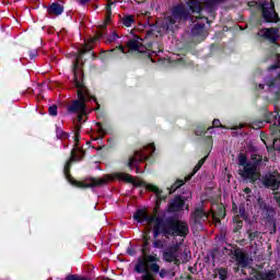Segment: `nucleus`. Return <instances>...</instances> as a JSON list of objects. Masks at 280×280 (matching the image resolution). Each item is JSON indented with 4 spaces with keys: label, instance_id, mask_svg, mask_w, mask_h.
Listing matches in <instances>:
<instances>
[{
    "label": "nucleus",
    "instance_id": "obj_34",
    "mask_svg": "<svg viewBox=\"0 0 280 280\" xmlns=\"http://www.w3.org/2000/svg\"><path fill=\"white\" fill-rule=\"evenodd\" d=\"M84 115H86V114H79V116H78V121H79V124H84Z\"/></svg>",
    "mask_w": 280,
    "mask_h": 280
},
{
    "label": "nucleus",
    "instance_id": "obj_27",
    "mask_svg": "<svg viewBox=\"0 0 280 280\" xmlns=\"http://www.w3.org/2000/svg\"><path fill=\"white\" fill-rule=\"evenodd\" d=\"M48 113L49 115H51L52 117H56V115H58V106L57 105H52L48 108Z\"/></svg>",
    "mask_w": 280,
    "mask_h": 280
},
{
    "label": "nucleus",
    "instance_id": "obj_31",
    "mask_svg": "<svg viewBox=\"0 0 280 280\" xmlns=\"http://www.w3.org/2000/svg\"><path fill=\"white\" fill-rule=\"evenodd\" d=\"M242 226H244V222L237 221L236 225L234 228V231L237 233V231H240V229H242Z\"/></svg>",
    "mask_w": 280,
    "mask_h": 280
},
{
    "label": "nucleus",
    "instance_id": "obj_30",
    "mask_svg": "<svg viewBox=\"0 0 280 280\" xmlns=\"http://www.w3.org/2000/svg\"><path fill=\"white\" fill-rule=\"evenodd\" d=\"M118 35L117 33H113L112 36L107 37L108 43H113V40H117Z\"/></svg>",
    "mask_w": 280,
    "mask_h": 280
},
{
    "label": "nucleus",
    "instance_id": "obj_40",
    "mask_svg": "<svg viewBox=\"0 0 280 280\" xmlns=\"http://www.w3.org/2000/svg\"><path fill=\"white\" fill-rule=\"evenodd\" d=\"M212 1H214V3H222V1L224 0H212Z\"/></svg>",
    "mask_w": 280,
    "mask_h": 280
},
{
    "label": "nucleus",
    "instance_id": "obj_14",
    "mask_svg": "<svg viewBox=\"0 0 280 280\" xmlns=\"http://www.w3.org/2000/svg\"><path fill=\"white\" fill-rule=\"evenodd\" d=\"M47 12L52 16H60V14L65 12V7H62L58 2H54L51 5L48 7Z\"/></svg>",
    "mask_w": 280,
    "mask_h": 280
},
{
    "label": "nucleus",
    "instance_id": "obj_49",
    "mask_svg": "<svg viewBox=\"0 0 280 280\" xmlns=\"http://www.w3.org/2000/svg\"><path fill=\"white\" fill-rule=\"evenodd\" d=\"M137 172H139V167H136Z\"/></svg>",
    "mask_w": 280,
    "mask_h": 280
},
{
    "label": "nucleus",
    "instance_id": "obj_11",
    "mask_svg": "<svg viewBox=\"0 0 280 280\" xmlns=\"http://www.w3.org/2000/svg\"><path fill=\"white\" fill-rule=\"evenodd\" d=\"M264 184L266 187H270L275 190H277L280 187V174L279 172L275 171L270 173L269 175H266Z\"/></svg>",
    "mask_w": 280,
    "mask_h": 280
},
{
    "label": "nucleus",
    "instance_id": "obj_28",
    "mask_svg": "<svg viewBox=\"0 0 280 280\" xmlns=\"http://www.w3.org/2000/svg\"><path fill=\"white\" fill-rule=\"evenodd\" d=\"M249 235V240L250 242H253L254 240H257V237H259V232H248Z\"/></svg>",
    "mask_w": 280,
    "mask_h": 280
},
{
    "label": "nucleus",
    "instance_id": "obj_9",
    "mask_svg": "<svg viewBox=\"0 0 280 280\" xmlns=\"http://www.w3.org/2000/svg\"><path fill=\"white\" fill-rule=\"evenodd\" d=\"M262 19L266 23H279V14L275 11L273 2H265L262 4Z\"/></svg>",
    "mask_w": 280,
    "mask_h": 280
},
{
    "label": "nucleus",
    "instance_id": "obj_42",
    "mask_svg": "<svg viewBox=\"0 0 280 280\" xmlns=\"http://www.w3.org/2000/svg\"><path fill=\"white\" fill-rule=\"evenodd\" d=\"M79 137H80V136L77 133V135H75V142H77V143H78V141H79Z\"/></svg>",
    "mask_w": 280,
    "mask_h": 280
},
{
    "label": "nucleus",
    "instance_id": "obj_50",
    "mask_svg": "<svg viewBox=\"0 0 280 280\" xmlns=\"http://www.w3.org/2000/svg\"><path fill=\"white\" fill-rule=\"evenodd\" d=\"M97 126H101V124H100V122H97Z\"/></svg>",
    "mask_w": 280,
    "mask_h": 280
},
{
    "label": "nucleus",
    "instance_id": "obj_19",
    "mask_svg": "<svg viewBox=\"0 0 280 280\" xmlns=\"http://www.w3.org/2000/svg\"><path fill=\"white\" fill-rule=\"evenodd\" d=\"M191 34L192 36H205V34H207L205 31V23L195 25Z\"/></svg>",
    "mask_w": 280,
    "mask_h": 280
},
{
    "label": "nucleus",
    "instance_id": "obj_37",
    "mask_svg": "<svg viewBox=\"0 0 280 280\" xmlns=\"http://www.w3.org/2000/svg\"><path fill=\"white\" fill-rule=\"evenodd\" d=\"M113 0H107V7H109L110 8V5H113Z\"/></svg>",
    "mask_w": 280,
    "mask_h": 280
},
{
    "label": "nucleus",
    "instance_id": "obj_33",
    "mask_svg": "<svg viewBox=\"0 0 280 280\" xmlns=\"http://www.w3.org/2000/svg\"><path fill=\"white\" fill-rule=\"evenodd\" d=\"M153 246H154L155 248H163V243L158 240V241H155V242L153 243Z\"/></svg>",
    "mask_w": 280,
    "mask_h": 280
},
{
    "label": "nucleus",
    "instance_id": "obj_35",
    "mask_svg": "<svg viewBox=\"0 0 280 280\" xmlns=\"http://www.w3.org/2000/svg\"><path fill=\"white\" fill-rule=\"evenodd\" d=\"M79 1V3H81L82 5H84V3H89V1H91V0H78Z\"/></svg>",
    "mask_w": 280,
    "mask_h": 280
},
{
    "label": "nucleus",
    "instance_id": "obj_32",
    "mask_svg": "<svg viewBox=\"0 0 280 280\" xmlns=\"http://www.w3.org/2000/svg\"><path fill=\"white\" fill-rule=\"evenodd\" d=\"M212 126H213L214 128H220V127H222V124L220 122V119H214V120L212 121Z\"/></svg>",
    "mask_w": 280,
    "mask_h": 280
},
{
    "label": "nucleus",
    "instance_id": "obj_46",
    "mask_svg": "<svg viewBox=\"0 0 280 280\" xmlns=\"http://www.w3.org/2000/svg\"><path fill=\"white\" fill-rule=\"evenodd\" d=\"M271 69H277V66H272Z\"/></svg>",
    "mask_w": 280,
    "mask_h": 280
},
{
    "label": "nucleus",
    "instance_id": "obj_43",
    "mask_svg": "<svg viewBox=\"0 0 280 280\" xmlns=\"http://www.w3.org/2000/svg\"><path fill=\"white\" fill-rule=\"evenodd\" d=\"M125 48L122 47V46H120V51H122V54L125 52V50H124Z\"/></svg>",
    "mask_w": 280,
    "mask_h": 280
},
{
    "label": "nucleus",
    "instance_id": "obj_18",
    "mask_svg": "<svg viewBox=\"0 0 280 280\" xmlns=\"http://www.w3.org/2000/svg\"><path fill=\"white\" fill-rule=\"evenodd\" d=\"M128 48L132 51H139L140 54H143L145 51V48L143 47V44L137 39H131L128 42Z\"/></svg>",
    "mask_w": 280,
    "mask_h": 280
},
{
    "label": "nucleus",
    "instance_id": "obj_44",
    "mask_svg": "<svg viewBox=\"0 0 280 280\" xmlns=\"http://www.w3.org/2000/svg\"><path fill=\"white\" fill-rule=\"evenodd\" d=\"M160 202H161V200L158 199L156 200V207H159Z\"/></svg>",
    "mask_w": 280,
    "mask_h": 280
},
{
    "label": "nucleus",
    "instance_id": "obj_1",
    "mask_svg": "<svg viewBox=\"0 0 280 280\" xmlns=\"http://www.w3.org/2000/svg\"><path fill=\"white\" fill-rule=\"evenodd\" d=\"M73 161H75V158L72 154L65 166V175L68 178V180L72 183V185L81 187L82 189H86V187H103V185H107L109 180H115V178H117L118 180H122V183L133 185V187H141V185H143V182L139 179V177H132V175L128 173H116L114 175H105L104 177L98 179L92 178L90 179V183L71 180L69 170H71V163H73Z\"/></svg>",
    "mask_w": 280,
    "mask_h": 280
},
{
    "label": "nucleus",
    "instance_id": "obj_3",
    "mask_svg": "<svg viewBox=\"0 0 280 280\" xmlns=\"http://www.w3.org/2000/svg\"><path fill=\"white\" fill-rule=\"evenodd\" d=\"M160 233L167 238L176 235L179 237H186L189 233V225H187V222L178 219H168L163 224L161 223Z\"/></svg>",
    "mask_w": 280,
    "mask_h": 280
},
{
    "label": "nucleus",
    "instance_id": "obj_20",
    "mask_svg": "<svg viewBox=\"0 0 280 280\" xmlns=\"http://www.w3.org/2000/svg\"><path fill=\"white\" fill-rule=\"evenodd\" d=\"M205 161H207V156L201 159L198 164L194 167L192 172L186 176V180H191V177L196 175V173L205 165Z\"/></svg>",
    "mask_w": 280,
    "mask_h": 280
},
{
    "label": "nucleus",
    "instance_id": "obj_36",
    "mask_svg": "<svg viewBox=\"0 0 280 280\" xmlns=\"http://www.w3.org/2000/svg\"><path fill=\"white\" fill-rule=\"evenodd\" d=\"M37 56V52L36 51H33L31 55H30V58H36Z\"/></svg>",
    "mask_w": 280,
    "mask_h": 280
},
{
    "label": "nucleus",
    "instance_id": "obj_16",
    "mask_svg": "<svg viewBox=\"0 0 280 280\" xmlns=\"http://www.w3.org/2000/svg\"><path fill=\"white\" fill-rule=\"evenodd\" d=\"M256 280H275L277 279V271L276 270H269L266 272H258L256 273Z\"/></svg>",
    "mask_w": 280,
    "mask_h": 280
},
{
    "label": "nucleus",
    "instance_id": "obj_38",
    "mask_svg": "<svg viewBox=\"0 0 280 280\" xmlns=\"http://www.w3.org/2000/svg\"><path fill=\"white\" fill-rule=\"evenodd\" d=\"M195 135H197L198 137L202 136V131H195Z\"/></svg>",
    "mask_w": 280,
    "mask_h": 280
},
{
    "label": "nucleus",
    "instance_id": "obj_26",
    "mask_svg": "<svg viewBox=\"0 0 280 280\" xmlns=\"http://www.w3.org/2000/svg\"><path fill=\"white\" fill-rule=\"evenodd\" d=\"M147 188L149 189V191H153L154 194H156V196H161V194H163V191H161L159 187L154 185H149L147 186Z\"/></svg>",
    "mask_w": 280,
    "mask_h": 280
},
{
    "label": "nucleus",
    "instance_id": "obj_6",
    "mask_svg": "<svg viewBox=\"0 0 280 280\" xmlns=\"http://www.w3.org/2000/svg\"><path fill=\"white\" fill-rule=\"evenodd\" d=\"M133 220L137 222H143L147 220L149 226H153V235L154 237H159L161 235V219L156 217H149L145 210H138L133 214Z\"/></svg>",
    "mask_w": 280,
    "mask_h": 280
},
{
    "label": "nucleus",
    "instance_id": "obj_2",
    "mask_svg": "<svg viewBox=\"0 0 280 280\" xmlns=\"http://www.w3.org/2000/svg\"><path fill=\"white\" fill-rule=\"evenodd\" d=\"M79 71H75L74 86H77L78 100L73 101L71 105L68 106L69 113H78L81 115H86V102H89V89L84 85V78L78 77Z\"/></svg>",
    "mask_w": 280,
    "mask_h": 280
},
{
    "label": "nucleus",
    "instance_id": "obj_4",
    "mask_svg": "<svg viewBox=\"0 0 280 280\" xmlns=\"http://www.w3.org/2000/svg\"><path fill=\"white\" fill-rule=\"evenodd\" d=\"M238 175L244 180H248L249 183H255L256 180H259V176L261 174L259 173V170L253 165V163H248V158H246L245 154H241L238 156Z\"/></svg>",
    "mask_w": 280,
    "mask_h": 280
},
{
    "label": "nucleus",
    "instance_id": "obj_29",
    "mask_svg": "<svg viewBox=\"0 0 280 280\" xmlns=\"http://www.w3.org/2000/svg\"><path fill=\"white\" fill-rule=\"evenodd\" d=\"M106 23H108V21H110V14H112V9L110 7H106Z\"/></svg>",
    "mask_w": 280,
    "mask_h": 280
},
{
    "label": "nucleus",
    "instance_id": "obj_45",
    "mask_svg": "<svg viewBox=\"0 0 280 280\" xmlns=\"http://www.w3.org/2000/svg\"><path fill=\"white\" fill-rule=\"evenodd\" d=\"M278 126H280V116L278 117Z\"/></svg>",
    "mask_w": 280,
    "mask_h": 280
},
{
    "label": "nucleus",
    "instance_id": "obj_41",
    "mask_svg": "<svg viewBox=\"0 0 280 280\" xmlns=\"http://www.w3.org/2000/svg\"><path fill=\"white\" fill-rule=\"evenodd\" d=\"M149 148L152 149V152H154V144H150Z\"/></svg>",
    "mask_w": 280,
    "mask_h": 280
},
{
    "label": "nucleus",
    "instance_id": "obj_10",
    "mask_svg": "<svg viewBox=\"0 0 280 280\" xmlns=\"http://www.w3.org/2000/svg\"><path fill=\"white\" fill-rule=\"evenodd\" d=\"M258 36H260V38H266V40H269L270 43H277V40H279V28H261L258 32Z\"/></svg>",
    "mask_w": 280,
    "mask_h": 280
},
{
    "label": "nucleus",
    "instance_id": "obj_48",
    "mask_svg": "<svg viewBox=\"0 0 280 280\" xmlns=\"http://www.w3.org/2000/svg\"><path fill=\"white\" fill-rule=\"evenodd\" d=\"M77 130H80V126H77Z\"/></svg>",
    "mask_w": 280,
    "mask_h": 280
},
{
    "label": "nucleus",
    "instance_id": "obj_47",
    "mask_svg": "<svg viewBox=\"0 0 280 280\" xmlns=\"http://www.w3.org/2000/svg\"><path fill=\"white\" fill-rule=\"evenodd\" d=\"M259 88H260V89H264V85L260 84Z\"/></svg>",
    "mask_w": 280,
    "mask_h": 280
},
{
    "label": "nucleus",
    "instance_id": "obj_39",
    "mask_svg": "<svg viewBox=\"0 0 280 280\" xmlns=\"http://www.w3.org/2000/svg\"><path fill=\"white\" fill-rule=\"evenodd\" d=\"M244 191H245V194H250V188L247 187L244 189Z\"/></svg>",
    "mask_w": 280,
    "mask_h": 280
},
{
    "label": "nucleus",
    "instance_id": "obj_7",
    "mask_svg": "<svg viewBox=\"0 0 280 280\" xmlns=\"http://www.w3.org/2000/svg\"><path fill=\"white\" fill-rule=\"evenodd\" d=\"M187 16H189V13H187L185 4L174 7L172 10V16H166L164 19L166 30H171L172 25H175V23H178V21H187Z\"/></svg>",
    "mask_w": 280,
    "mask_h": 280
},
{
    "label": "nucleus",
    "instance_id": "obj_22",
    "mask_svg": "<svg viewBox=\"0 0 280 280\" xmlns=\"http://www.w3.org/2000/svg\"><path fill=\"white\" fill-rule=\"evenodd\" d=\"M188 180L186 179H177L170 188V194H174V191H176L177 189H180V187H183V185H185Z\"/></svg>",
    "mask_w": 280,
    "mask_h": 280
},
{
    "label": "nucleus",
    "instance_id": "obj_12",
    "mask_svg": "<svg viewBox=\"0 0 280 280\" xmlns=\"http://www.w3.org/2000/svg\"><path fill=\"white\" fill-rule=\"evenodd\" d=\"M183 207H185V200H183L180 196H177L168 203V211L171 213H176V211H180Z\"/></svg>",
    "mask_w": 280,
    "mask_h": 280
},
{
    "label": "nucleus",
    "instance_id": "obj_21",
    "mask_svg": "<svg viewBox=\"0 0 280 280\" xmlns=\"http://www.w3.org/2000/svg\"><path fill=\"white\" fill-rule=\"evenodd\" d=\"M203 218H207V212L202 208H198L194 212V219L196 222H200Z\"/></svg>",
    "mask_w": 280,
    "mask_h": 280
},
{
    "label": "nucleus",
    "instance_id": "obj_23",
    "mask_svg": "<svg viewBox=\"0 0 280 280\" xmlns=\"http://www.w3.org/2000/svg\"><path fill=\"white\" fill-rule=\"evenodd\" d=\"M189 8L191 10V12H200V10H202V7L200 5V2L198 1H190L189 2Z\"/></svg>",
    "mask_w": 280,
    "mask_h": 280
},
{
    "label": "nucleus",
    "instance_id": "obj_13",
    "mask_svg": "<svg viewBox=\"0 0 280 280\" xmlns=\"http://www.w3.org/2000/svg\"><path fill=\"white\" fill-rule=\"evenodd\" d=\"M247 163H252V165L255 166L256 170H259V167L261 165H264V163H268V158H262L259 154H252L249 161H247Z\"/></svg>",
    "mask_w": 280,
    "mask_h": 280
},
{
    "label": "nucleus",
    "instance_id": "obj_15",
    "mask_svg": "<svg viewBox=\"0 0 280 280\" xmlns=\"http://www.w3.org/2000/svg\"><path fill=\"white\" fill-rule=\"evenodd\" d=\"M234 256L238 266H248V257H246V253L241 249H236L234 252Z\"/></svg>",
    "mask_w": 280,
    "mask_h": 280
},
{
    "label": "nucleus",
    "instance_id": "obj_17",
    "mask_svg": "<svg viewBox=\"0 0 280 280\" xmlns=\"http://www.w3.org/2000/svg\"><path fill=\"white\" fill-rule=\"evenodd\" d=\"M143 159H145V156L143 155V151H136L135 154L131 158H129L128 167L132 170L135 163H141Z\"/></svg>",
    "mask_w": 280,
    "mask_h": 280
},
{
    "label": "nucleus",
    "instance_id": "obj_25",
    "mask_svg": "<svg viewBox=\"0 0 280 280\" xmlns=\"http://www.w3.org/2000/svg\"><path fill=\"white\" fill-rule=\"evenodd\" d=\"M219 279L226 280V276L229 275V271L226 269L221 268L218 270Z\"/></svg>",
    "mask_w": 280,
    "mask_h": 280
},
{
    "label": "nucleus",
    "instance_id": "obj_8",
    "mask_svg": "<svg viewBox=\"0 0 280 280\" xmlns=\"http://www.w3.org/2000/svg\"><path fill=\"white\" fill-rule=\"evenodd\" d=\"M183 255V249L180 248V244L176 243L171 245L164 253L163 259L168 264H175V266H180V257Z\"/></svg>",
    "mask_w": 280,
    "mask_h": 280
},
{
    "label": "nucleus",
    "instance_id": "obj_24",
    "mask_svg": "<svg viewBox=\"0 0 280 280\" xmlns=\"http://www.w3.org/2000/svg\"><path fill=\"white\" fill-rule=\"evenodd\" d=\"M132 23H135V15H127L122 18V24L126 27H130V25H132Z\"/></svg>",
    "mask_w": 280,
    "mask_h": 280
},
{
    "label": "nucleus",
    "instance_id": "obj_5",
    "mask_svg": "<svg viewBox=\"0 0 280 280\" xmlns=\"http://www.w3.org/2000/svg\"><path fill=\"white\" fill-rule=\"evenodd\" d=\"M104 30H106V24H103L100 27V30L96 32V36L93 39H91V43H95L97 38H104V35H105ZM91 43L86 44L83 48H81L79 51V55L75 58L74 67H73L74 78H75V71L79 72L78 78H84V73L80 69V60H82V56H84L86 51H91V49H93V45Z\"/></svg>",
    "mask_w": 280,
    "mask_h": 280
}]
</instances>
